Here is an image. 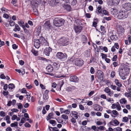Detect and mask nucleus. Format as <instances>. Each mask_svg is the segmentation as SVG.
Segmentation results:
<instances>
[{"instance_id": "9b49d317", "label": "nucleus", "mask_w": 131, "mask_h": 131, "mask_svg": "<svg viewBox=\"0 0 131 131\" xmlns=\"http://www.w3.org/2000/svg\"><path fill=\"white\" fill-rule=\"evenodd\" d=\"M74 29L76 33H79L82 30V27L80 26H74Z\"/></svg>"}, {"instance_id": "680f3d73", "label": "nucleus", "mask_w": 131, "mask_h": 131, "mask_svg": "<svg viewBox=\"0 0 131 131\" xmlns=\"http://www.w3.org/2000/svg\"><path fill=\"white\" fill-rule=\"evenodd\" d=\"M98 129H99L101 130H104L105 127L103 126H100L99 127H97Z\"/></svg>"}, {"instance_id": "a211bd4d", "label": "nucleus", "mask_w": 131, "mask_h": 131, "mask_svg": "<svg viewBox=\"0 0 131 131\" xmlns=\"http://www.w3.org/2000/svg\"><path fill=\"white\" fill-rule=\"evenodd\" d=\"M117 31L118 33H123L124 32V29L121 26H120L117 28Z\"/></svg>"}, {"instance_id": "a878e982", "label": "nucleus", "mask_w": 131, "mask_h": 131, "mask_svg": "<svg viewBox=\"0 0 131 131\" xmlns=\"http://www.w3.org/2000/svg\"><path fill=\"white\" fill-rule=\"evenodd\" d=\"M31 51V52L35 56H37L38 55V52L35 50L34 49H32Z\"/></svg>"}, {"instance_id": "58836bf2", "label": "nucleus", "mask_w": 131, "mask_h": 131, "mask_svg": "<svg viewBox=\"0 0 131 131\" xmlns=\"http://www.w3.org/2000/svg\"><path fill=\"white\" fill-rule=\"evenodd\" d=\"M82 40L83 43L86 42L87 41V39L86 37L84 36H83L82 37Z\"/></svg>"}, {"instance_id": "864d4df0", "label": "nucleus", "mask_w": 131, "mask_h": 131, "mask_svg": "<svg viewBox=\"0 0 131 131\" xmlns=\"http://www.w3.org/2000/svg\"><path fill=\"white\" fill-rule=\"evenodd\" d=\"M112 1L113 2L116 4H118L120 1V0H112Z\"/></svg>"}, {"instance_id": "ea45409f", "label": "nucleus", "mask_w": 131, "mask_h": 131, "mask_svg": "<svg viewBox=\"0 0 131 131\" xmlns=\"http://www.w3.org/2000/svg\"><path fill=\"white\" fill-rule=\"evenodd\" d=\"M65 9L68 11H70L71 10V7L70 6L67 5L65 6Z\"/></svg>"}, {"instance_id": "338daca9", "label": "nucleus", "mask_w": 131, "mask_h": 131, "mask_svg": "<svg viewBox=\"0 0 131 131\" xmlns=\"http://www.w3.org/2000/svg\"><path fill=\"white\" fill-rule=\"evenodd\" d=\"M104 19H106V20L108 21L110 20L111 19V17H104L103 18Z\"/></svg>"}, {"instance_id": "f704fd0d", "label": "nucleus", "mask_w": 131, "mask_h": 131, "mask_svg": "<svg viewBox=\"0 0 131 131\" xmlns=\"http://www.w3.org/2000/svg\"><path fill=\"white\" fill-rule=\"evenodd\" d=\"M26 86L28 89H30L32 87V86L31 84H29L28 83L26 84Z\"/></svg>"}, {"instance_id": "473e14b6", "label": "nucleus", "mask_w": 131, "mask_h": 131, "mask_svg": "<svg viewBox=\"0 0 131 131\" xmlns=\"http://www.w3.org/2000/svg\"><path fill=\"white\" fill-rule=\"evenodd\" d=\"M49 123L53 126H54L56 124V121L53 120H50L49 121Z\"/></svg>"}, {"instance_id": "5fc2aeb1", "label": "nucleus", "mask_w": 131, "mask_h": 131, "mask_svg": "<svg viewBox=\"0 0 131 131\" xmlns=\"http://www.w3.org/2000/svg\"><path fill=\"white\" fill-rule=\"evenodd\" d=\"M110 87L112 89L114 90L116 89L117 87L115 85H113V84L111 85Z\"/></svg>"}, {"instance_id": "bf43d9fd", "label": "nucleus", "mask_w": 131, "mask_h": 131, "mask_svg": "<svg viewBox=\"0 0 131 131\" xmlns=\"http://www.w3.org/2000/svg\"><path fill=\"white\" fill-rule=\"evenodd\" d=\"M17 45L15 44H14L12 45V48L14 49H17L18 48Z\"/></svg>"}, {"instance_id": "e2e57ef3", "label": "nucleus", "mask_w": 131, "mask_h": 131, "mask_svg": "<svg viewBox=\"0 0 131 131\" xmlns=\"http://www.w3.org/2000/svg\"><path fill=\"white\" fill-rule=\"evenodd\" d=\"M94 93V92L93 91H91L88 94L89 96L90 97Z\"/></svg>"}, {"instance_id": "1a4fd4ad", "label": "nucleus", "mask_w": 131, "mask_h": 131, "mask_svg": "<svg viewBox=\"0 0 131 131\" xmlns=\"http://www.w3.org/2000/svg\"><path fill=\"white\" fill-rule=\"evenodd\" d=\"M34 44L35 47L37 48H38L40 46L41 44V41H40V37L39 39H34Z\"/></svg>"}, {"instance_id": "dca6fc26", "label": "nucleus", "mask_w": 131, "mask_h": 131, "mask_svg": "<svg viewBox=\"0 0 131 131\" xmlns=\"http://www.w3.org/2000/svg\"><path fill=\"white\" fill-rule=\"evenodd\" d=\"M110 124L112 125L116 126L117 125L119 124V122L117 120L115 119L112 120L110 123Z\"/></svg>"}, {"instance_id": "13d9d810", "label": "nucleus", "mask_w": 131, "mask_h": 131, "mask_svg": "<svg viewBox=\"0 0 131 131\" xmlns=\"http://www.w3.org/2000/svg\"><path fill=\"white\" fill-rule=\"evenodd\" d=\"M90 71L91 73H92V74L94 73V68L93 67H91V68Z\"/></svg>"}, {"instance_id": "c9c22d12", "label": "nucleus", "mask_w": 131, "mask_h": 131, "mask_svg": "<svg viewBox=\"0 0 131 131\" xmlns=\"http://www.w3.org/2000/svg\"><path fill=\"white\" fill-rule=\"evenodd\" d=\"M97 10L98 11L99 13H102L101 7V6H98L97 9Z\"/></svg>"}, {"instance_id": "8fccbe9b", "label": "nucleus", "mask_w": 131, "mask_h": 131, "mask_svg": "<svg viewBox=\"0 0 131 131\" xmlns=\"http://www.w3.org/2000/svg\"><path fill=\"white\" fill-rule=\"evenodd\" d=\"M24 116L25 117L27 118V120L28 121L29 120V117L28 114L27 113H25L24 115Z\"/></svg>"}, {"instance_id": "423d86ee", "label": "nucleus", "mask_w": 131, "mask_h": 131, "mask_svg": "<svg viewBox=\"0 0 131 131\" xmlns=\"http://www.w3.org/2000/svg\"><path fill=\"white\" fill-rule=\"evenodd\" d=\"M119 75H126L129 72V69L126 68H124L119 70Z\"/></svg>"}, {"instance_id": "c85d7f7f", "label": "nucleus", "mask_w": 131, "mask_h": 131, "mask_svg": "<svg viewBox=\"0 0 131 131\" xmlns=\"http://www.w3.org/2000/svg\"><path fill=\"white\" fill-rule=\"evenodd\" d=\"M18 122H15L14 123H11L10 124V126L12 127H15L16 128L17 126Z\"/></svg>"}, {"instance_id": "0eeeda50", "label": "nucleus", "mask_w": 131, "mask_h": 131, "mask_svg": "<svg viewBox=\"0 0 131 131\" xmlns=\"http://www.w3.org/2000/svg\"><path fill=\"white\" fill-rule=\"evenodd\" d=\"M97 78L101 80L102 81L103 79V72L101 70H98L97 72Z\"/></svg>"}, {"instance_id": "603ef678", "label": "nucleus", "mask_w": 131, "mask_h": 131, "mask_svg": "<svg viewBox=\"0 0 131 131\" xmlns=\"http://www.w3.org/2000/svg\"><path fill=\"white\" fill-rule=\"evenodd\" d=\"M8 93H9L7 91H3V94L4 96H6L8 95Z\"/></svg>"}, {"instance_id": "393cba45", "label": "nucleus", "mask_w": 131, "mask_h": 131, "mask_svg": "<svg viewBox=\"0 0 131 131\" xmlns=\"http://www.w3.org/2000/svg\"><path fill=\"white\" fill-rule=\"evenodd\" d=\"M75 88V87L72 86V87H68L67 88H66V91L68 92H70L73 89H74Z\"/></svg>"}, {"instance_id": "79ce46f5", "label": "nucleus", "mask_w": 131, "mask_h": 131, "mask_svg": "<svg viewBox=\"0 0 131 131\" xmlns=\"http://www.w3.org/2000/svg\"><path fill=\"white\" fill-rule=\"evenodd\" d=\"M103 14L105 15H109L108 12L105 10H103Z\"/></svg>"}, {"instance_id": "052dcab7", "label": "nucleus", "mask_w": 131, "mask_h": 131, "mask_svg": "<svg viewBox=\"0 0 131 131\" xmlns=\"http://www.w3.org/2000/svg\"><path fill=\"white\" fill-rule=\"evenodd\" d=\"M79 107L80 109L81 110H83L84 109V108L83 106L81 104L79 105Z\"/></svg>"}, {"instance_id": "c03bdc74", "label": "nucleus", "mask_w": 131, "mask_h": 131, "mask_svg": "<svg viewBox=\"0 0 131 131\" xmlns=\"http://www.w3.org/2000/svg\"><path fill=\"white\" fill-rule=\"evenodd\" d=\"M115 75V73L114 71H112L111 74V77L113 78Z\"/></svg>"}, {"instance_id": "f03ea898", "label": "nucleus", "mask_w": 131, "mask_h": 131, "mask_svg": "<svg viewBox=\"0 0 131 131\" xmlns=\"http://www.w3.org/2000/svg\"><path fill=\"white\" fill-rule=\"evenodd\" d=\"M128 16V13L127 11L125 10H121L119 11L117 17L120 19H124L127 18Z\"/></svg>"}, {"instance_id": "cd10ccee", "label": "nucleus", "mask_w": 131, "mask_h": 131, "mask_svg": "<svg viewBox=\"0 0 131 131\" xmlns=\"http://www.w3.org/2000/svg\"><path fill=\"white\" fill-rule=\"evenodd\" d=\"M41 29V27L39 26L37 30V35H38L40 33Z\"/></svg>"}, {"instance_id": "69168bd1", "label": "nucleus", "mask_w": 131, "mask_h": 131, "mask_svg": "<svg viewBox=\"0 0 131 131\" xmlns=\"http://www.w3.org/2000/svg\"><path fill=\"white\" fill-rule=\"evenodd\" d=\"M64 113L66 114H69L70 113V111L69 110H66L64 111Z\"/></svg>"}, {"instance_id": "ddd939ff", "label": "nucleus", "mask_w": 131, "mask_h": 131, "mask_svg": "<svg viewBox=\"0 0 131 131\" xmlns=\"http://www.w3.org/2000/svg\"><path fill=\"white\" fill-rule=\"evenodd\" d=\"M52 51V49L50 47L46 48L44 51V53L45 54L49 56L50 54V52Z\"/></svg>"}, {"instance_id": "a18cd8bd", "label": "nucleus", "mask_w": 131, "mask_h": 131, "mask_svg": "<svg viewBox=\"0 0 131 131\" xmlns=\"http://www.w3.org/2000/svg\"><path fill=\"white\" fill-rule=\"evenodd\" d=\"M101 55L102 56V58L103 59H105L107 57V55L106 54L103 53H101Z\"/></svg>"}, {"instance_id": "4c0bfd02", "label": "nucleus", "mask_w": 131, "mask_h": 131, "mask_svg": "<svg viewBox=\"0 0 131 131\" xmlns=\"http://www.w3.org/2000/svg\"><path fill=\"white\" fill-rule=\"evenodd\" d=\"M111 90L108 87H106L104 89V91L106 93L108 94L110 92Z\"/></svg>"}, {"instance_id": "de8ad7c7", "label": "nucleus", "mask_w": 131, "mask_h": 131, "mask_svg": "<svg viewBox=\"0 0 131 131\" xmlns=\"http://www.w3.org/2000/svg\"><path fill=\"white\" fill-rule=\"evenodd\" d=\"M23 107V106L22 104L20 103H19L18 105V109H21Z\"/></svg>"}, {"instance_id": "72a5a7b5", "label": "nucleus", "mask_w": 131, "mask_h": 131, "mask_svg": "<svg viewBox=\"0 0 131 131\" xmlns=\"http://www.w3.org/2000/svg\"><path fill=\"white\" fill-rule=\"evenodd\" d=\"M61 117L63 119H65V120H67L68 119V116L66 114L62 115Z\"/></svg>"}, {"instance_id": "6e6d98bb", "label": "nucleus", "mask_w": 131, "mask_h": 131, "mask_svg": "<svg viewBox=\"0 0 131 131\" xmlns=\"http://www.w3.org/2000/svg\"><path fill=\"white\" fill-rule=\"evenodd\" d=\"M9 24L10 26H14L15 25V23L13 21L11 20L10 21Z\"/></svg>"}, {"instance_id": "37998d69", "label": "nucleus", "mask_w": 131, "mask_h": 131, "mask_svg": "<svg viewBox=\"0 0 131 131\" xmlns=\"http://www.w3.org/2000/svg\"><path fill=\"white\" fill-rule=\"evenodd\" d=\"M91 129L95 131H98L99 129L98 128H97L96 126H93L91 127Z\"/></svg>"}, {"instance_id": "4468645a", "label": "nucleus", "mask_w": 131, "mask_h": 131, "mask_svg": "<svg viewBox=\"0 0 131 131\" xmlns=\"http://www.w3.org/2000/svg\"><path fill=\"white\" fill-rule=\"evenodd\" d=\"M56 120L59 123L63 124L64 125L68 122V121L65 120L64 121L63 120L61 117H59Z\"/></svg>"}, {"instance_id": "412c9836", "label": "nucleus", "mask_w": 131, "mask_h": 131, "mask_svg": "<svg viewBox=\"0 0 131 131\" xmlns=\"http://www.w3.org/2000/svg\"><path fill=\"white\" fill-rule=\"evenodd\" d=\"M50 2L52 5H57L59 2V0H51Z\"/></svg>"}, {"instance_id": "6ab92c4d", "label": "nucleus", "mask_w": 131, "mask_h": 131, "mask_svg": "<svg viewBox=\"0 0 131 131\" xmlns=\"http://www.w3.org/2000/svg\"><path fill=\"white\" fill-rule=\"evenodd\" d=\"M47 71L49 72H51L53 71V68L51 65H49L46 68Z\"/></svg>"}, {"instance_id": "9d476101", "label": "nucleus", "mask_w": 131, "mask_h": 131, "mask_svg": "<svg viewBox=\"0 0 131 131\" xmlns=\"http://www.w3.org/2000/svg\"><path fill=\"white\" fill-rule=\"evenodd\" d=\"M40 41H41V44L43 46H48V42L45 40L44 37L42 36L40 37Z\"/></svg>"}, {"instance_id": "aec40b11", "label": "nucleus", "mask_w": 131, "mask_h": 131, "mask_svg": "<svg viewBox=\"0 0 131 131\" xmlns=\"http://www.w3.org/2000/svg\"><path fill=\"white\" fill-rule=\"evenodd\" d=\"M114 82L116 85L119 87H121L122 86V84L121 82H120L119 80L117 79H116L114 81Z\"/></svg>"}, {"instance_id": "b1692460", "label": "nucleus", "mask_w": 131, "mask_h": 131, "mask_svg": "<svg viewBox=\"0 0 131 131\" xmlns=\"http://www.w3.org/2000/svg\"><path fill=\"white\" fill-rule=\"evenodd\" d=\"M110 38L112 40H115L118 39V38L116 35H112L111 36Z\"/></svg>"}, {"instance_id": "4d7b16f0", "label": "nucleus", "mask_w": 131, "mask_h": 131, "mask_svg": "<svg viewBox=\"0 0 131 131\" xmlns=\"http://www.w3.org/2000/svg\"><path fill=\"white\" fill-rule=\"evenodd\" d=\"M24 126L25 127H29L31 126L28 123H26L24 124Z\"/></svg>"}, {"instance_id": "39448f33", "label": "nucleus", "mask_w": 131, "mask_h": 131, "mask_svg": "<svg viewBox=\"0 0 131 131\" xmlns=\"http://www.w3.org/2000/svg\"><path fill=\"white\" fill-rule=\"evenodd\" d=\"M73 62L75 64V65L80 67L83 64V61L82 59H76L74 60Z\"/></svg>"}, {"instance_id": "6e6552de", "label": "nucleus", "mask_w": 131, "mask_h": 131, "mask_svg": "<svg viewBox=\"0 0 131 131\" xmlns=\"http://www.w3.org/2000/svg\"><path fill=\"white\" fill-rule=\"evenodd\" d=\"M123 7L126 10H131V4L129 3H125L123 5Z\"/></svg>"}, {"instance_id": "a19ab883", "label": "nucleus", "mask_w": 131, "mask_h": 131, "mask_svg": "<svg viewBox=\"0 0 131 131\" xmlns=\"http://www.w3.org/2000/svg\"><path fill=\"white\" fill-rule=\"evenodd\" d=\"M125 95L127 97H129L131 96V94L130 92H126L125 93Z\"/></svg>"}, {"instance_id": "2f4dec72", "label": "nucleus", "mask_w": 131, "mask_h": 131, "mask_svg": "<svg viewBox=\"0 0 131 131\" xmlns=\"http://www.w3.org/2000/svg\"><path fill=\"white\" fill-rule=\"evenodd\" d=\"M18 23L21 27H22L23 28V27L25 26L24 25V23L22 20L18 21Z\"/></svg>"}, {"instance_id": "0e129e2a", "label": "nucleus", "mask_w": 131, "mask_h": 131, "mask_svg": "<svg viewBox=\"0 0 131 131\" xmlns=\"http://www.w3.org/2000/svg\"><path fill=\"white\" fill-rule=\"evenodd\" d=\"M107 101L108 102H110L111 103H113L114 102V100H112L111 98H109L108 99H107Z\"/></svg>"}, {"instance_id": "49530a36", "label": "nucleus", "mask_w": 131, "mask_h": 131, "mask_svg": "<svg viewBox=\"0 0 131 131\" xmlns=\"http://www.w3.org/2000/svg\"><path fill=\"white\" fill-rule=\"evenodd\" d=\"M53 65L54 66L55 68H56V69H58V68L59 66V64H57L56 63H54L53 64Z\"/></svg>"}, {"instance_id": "e433bc0d", "label": "nucleus", "mask_w": 131, "mask_h": 131, "mask_svg": "<svg viewBox=\"0 0 131 131\" xmlns=\"http://www.w3.org/2000/svg\"><path fill=\"white\" fill-rule=\"evenodd\" d=\"M76 118H74L73 117H72L71 119V122L73 123V124H76L77 123Z\"/></svg>"}, {"instance_id": "bb28decb", "label": "nucleus", "mask_w": 131, "mask_h": 131, "mask_svg": "<svg viewBox=\"0 0 131 131\" xmlns=\"http://www.w3.org/2000/svg\"><path fill=\"white\" fill-rule=\"evenodd\" d=\"M126 102L127 101L124 98H122L120 100V102L121 104H125Z\"/></svg>"}, {"instance_id": "f8f14e48", "label": "nucleus", "mask_w": 131, "mask_h": 131, "mask_svg": "<svg viewBox=\"0 0 131 131\" xmlns=\"http://www.w3.org/2000/svg\"><path fill=\"white\" fill-rule=\"evenodd\" d=\"M70 81L72 82L76 83L79 81V79L76 76H73L70 77Z\"/></svg>"}, {"instance_id": "c756f323", "label": "nucleus", "mask_w": 131, "mask_h": 131, "mask_svg": "<svg viewBox=\"0 0 131 131\" xmlns=\"http://www.w3.org/2000/svg\"><path fill=\"white\" fill-rule=\"evenodd\" d=\"M53 114L52 113H49L48 116L47 117V120L50 119L51 118H52Z\"/></svg>"}, {"instance_id": "f257e3e1", "label": "nucleus", "mask_w": 131, "mask_h": 131, "mask_svg": "<svg viewBox=\"0 0 131 131\" xmlns=\"http://www.w3.org/2000/svg\"><path fill=\"white\" fill-rule=\"evenodd\" d=\"M65 20L61 18H56L53 20V24L54 25L57 27H60L63 25Z\"/></svg>"}, {"instance_id": "2eb2a0df", "label": "nucleus", "mask_w": 131, "mask_h": 131, "mask_svg": "<svg viewBox=\"0 0 131 131\" xmlns=\"http://www.w3.org/2000/svg\"><path fill=\"white\" fill-rule=\"evenodd\" d=\"M49 92V91L47 90L45 91L43 95V98L44 100H47L48 99L49 97L48 95V93Z\"/></svg>"}, {"instance_id": "4be33fe9", "label": "nucleus", "mask_w": 131, "mask_h": 131, "mask_svg": "<svg viewBox=\"0 0 131 131\" xmlns=\"http://www.w3.org/2000/svg\"><path fill=\"white\" fill-rule=\"evenodd\" d=\"M71 114L74 116V117L77 119L78 118V113L75 111H72L71 112Z\"/></svg>"}, {"instance_id": "09e8293b", "label": "nucleus", "mask_w": 131, "mask_h": 131, "mask_svg": "<svg viewBox=\"0 0 131 131\" xmlns=\"http://www.w3.org/2000/svg\"><path fill=\"white\" fill-rule=\"evenodd\" d=\"M95 21H93V25L94 27H96V26L97 23L95 22L97 21V19H94Z\"/></svg>"}, {"instance_id": "f3484780", "label": "nucleus", "mask_w": 131, "mask_h": 131, "mask_svg": "<svg viewBox=\"0 0 131 131\" xmlns=\"http://www.w3.org/2000/svg\"><path fill=\"white\" fill-rule=\"evenodd\" d=\"M43 26L46 28H48L50 27V23L49 21H46L43 25Z\"/></svg>"}, {"instance_id": "7c9ffc66", "label": "nucleus", "mask_w": 131, "mask_h": 131, "mask_svg": "<svg viewBox=\"0 0 131 131\" xmlns=\"http://www.w3.org/2000/svg\"><path fill=\"white\" fill-rule=\"evenodd\" d=\"M15 88L14 85L13 83L10 84L8 85V88L10 90L13 89Z\"/></svg>"}, {"instance_id": "774afa93", "label": "nucleus", "mask_w": 131, "mask_h": 131, "mask_svg": "<svg viewBox=\"0 0 131 131\" xmlns=\"http://www.w3.org/2000/svg\"><path fill=\"white\" fill-rule=\"evenodd\" d=\"M17 117V116L16 115H14L12 117V119L14 120Z\"/></svg>"}, {"instance_id": "20e7f679", "label": "nucleus", "mask_w": 131, "mask_h": 131, "mask_svg": "<svg viewBox=\"0 0 131 131\" xmlns=\"http://www.w3.org/2000/svg\"><path fill=\"white\" fill-rule=\"evenodd\" d=\"M56 56L57 58L62 61L65 60L67 57V55L66 53H63L61 52H58Z\"/></svg>"}, {"instance_id": "3c124183", "label": "nucleus", "mask_w": 131, "mask_h": 131, "mask_svg": "<svg viewBox=\"0 0 131 131\" xmlns=\"http://www.w3.org/2000/svg\"><path fill=\"white\" fill-rule=\"evenodd\" d=\"M128 118L127 117H125L123 118V121L125 122H127L128 121Z\"/></svg>"}, {"instance_id": "7ed1b4c3", "label": "nucleus", "mask_w": 131, "mask_h": 131, "mask_svg": "<svg viewBox=\"0 0 131 131\" xmlns=\"http://www.w3.org/2000/svg\"><path fill=\"white\" fill-rule=\"evenodd\" d=\"M69 39L65 37L61 38L58 41V42L63 46H67L69 44Z\"/></svg>"}, {"instance_id": "5701e85b", "label": "nucleus", "mask_w": 131, "mask_h": 131, "mask_svg": "<svg viewBox=\"0 0 131 131\" xmlns=\"http://www.w3.org/2000/svg\"><path fill=\"white\" fill-rule=\"evenodd\" d=\"M20 30V28L17 24H15V28L13 29V30L15 31H19Z\"/></svg>"}]
</instances>
